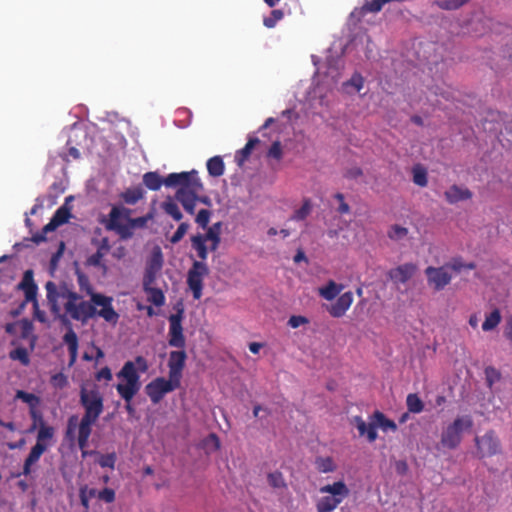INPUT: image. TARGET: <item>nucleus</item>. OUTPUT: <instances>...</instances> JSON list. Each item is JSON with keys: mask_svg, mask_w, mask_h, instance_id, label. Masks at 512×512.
Returning a JSON list of instances; mask_svg holds the SVG:
<instances>
[{"mask_svg": "<svg viewBox=\"0 0 512 512\" xmlns=\"http://www.w3.org/2000/svg\"><path fill=\"white\" fill-rule=\"evenodd\" d=\"M47 301L55 317L64 320L69 317L73 320L86 323L92 318L90 301H85L76 292L53 282L46 283Z\"/></svg>", "mask_w": 512, "mask_h": 512, "instance_id": "1", "label": "nucleus"}, {"mask_svg": "<svg viewBox=\"0 0 512 512\" xmlns=\"http://www.w3.org/2000/svg\"><path fill=\"white\" fill-rule=\"evenodd\" d=\"M164 185L177 187L176 200L181 202L188 213H194L198 195L203 190L197 171L171 173L164 179Z\"/></svg>", "mask_w": 512, "mask_h": 512, "instance_id": "2", "label": "nucleus"}, {"mask_svg": "<svg viewBox=\"0 0 512 512\" xmlns=\"http://www.w3.org/2000/svg\"><path fill=\"white\" fill-rule=\"evenodd\" d=\"M148 368L147 360L138 356L134 361H127L117 374L122 382L117 384L116 390L126 402H130L140 390V373L147 372Z\"/></svg>", "mask_w": 512, "mask_h": 512, "instance_id": "3", "label": "nucleus"}, {"mask_svg": "<svg viewBox=\"0 0 512 512\" xmlns=\"http://www.w3.org/2000/svg\"><path fill=\"white\" fill-rule=\"evenodd\" d=\"M343 289L344 285L333 280L318 288V294L327 301H332L338 296L336 301L327 307V311L333 317H342L354 301L352 292L348 291L341 294Z\"/></svg>", "mask_w": 512, "mask_h": 512, "instance_id": "4", "label": "nucleus"}, {"mask_svg": "<svg viewBox=\"0 0 512 512\" xmlns=\"http://www.w3.org/2000/svg\"><path fill=\"white\" fill-rule=\"evenodd\" d=\"M80 287L90 296V307L92 308V318L99 316L106 322L115 325L119 320V314L114 309L113 298L101 293L94 292L87 280L79 278Z\"/></svg>", "mask_w": 512, "mask_h": 512, "instance_id": "5", "label": "nucleus"}, {"mask_svg": "<svg viewBox=\"0 0 512 512\" xmlns=\"http://www.w3.org/2000/svg\"><path fill=\"white\" fill-rule=\"evenodd\" d=\"M322 495L317 499V512H332L348 497L350 490L343 481H337L320 487Z\"/></svg>", "mask_w": 512, "mask_h": 512, "instance_id": "6", "label": "nucleus"}, {"mask_svg": "<svg viewBox=\"0 0 512 512\" xmlns=\"http://www.w3.org/2000/svg\"><path fill=\"white\" fill-rule=\"evenodd\" d=\"M473 426L471 416L464 415L457 417L447 425L441 433L440 445L446 449H455L462 440V433L469 431Z\"/></svg>", "mask_w": 512, "mask_h": 512, "instance_id": "7", "label": "nucleus"}, {"mask_svg": "<svg viewBox=\"0 0 512 512\" xmlns=\"http://www.w3.org/2000/svg\"><path fill=\"white\" fill-rule=\"evenodd\" d=\"M97 418L83 416L80 420L78 416L73 415L68 419L66 436L71 440L77 439L80 449L88 445V440L92 432V427Z\"/></svg>", "mask_w": 512, "mask_h": 512, "instance_id": "8", "label": "nucleus"}, {"mask_svg": "<svg viewBox=\"0 0 512 512\" xmlns=\"http://www.w3.org/2000/svg\"><path fill=\"white\" fill-rule=\"evenodd\" d=\"M164 257L161 248L153 247L145 261L142 283H158L162 274Z\"/></svg>", "mask_w": 512, "mask_h": 512, "instance_id": "9", "label": "nucleus"}, {"mask_svg": "<svg viewBox=\"0 0 512 512\" xmlns=\"http://www.w3.org/2000/svg\"><path fill=\"white\" fill-rule=\"evenodd\" d=\"M81 404L85 408V416L99 418L103 411V398L95 386L82 387Z\"/></svg>", "mask_w": 512, "mask_h": 512, "instance_id": "10", "label": "nucleus"}, {"mask_svg": "<svg viewBox=\"0 0 512 512\" xmlns=\"http://www.w3.org/2000/svg\"><path fill=\"white\" fill-rule=\"evenodd\" d=\"M179 386L180 383L170 377H168V379L164 377H157L146 385L145 392L150 400L154 404H157L166 394L174 391Z\"/></svg>", "mask_w": 512, "mask_h": 512, "instance_id": "11", "label": "nucleus"}, {"mask_svg": "<svg viewBox=\"0 0 512 512\" xmlns=\"http://www.w3.org/2000/svg\"><path fill=\"white\" fill-rule=\"evenodd\" d=\"M207 265L202 261H195L188 271L187 284L193 293L194 299H200L202 296L203 281L208 275Z\"/></svg>", "mask_w": 512, "mask_h": 512, "instance_id": "12", "label": "nucleus"}, {"mask_svg": "<svg viewBox=\"0 0 512 512\" xmlns=\"http://www.w3.org/2000/svg\"><path fill=\"white\" fill-rule=\"evenodd\" d=\"M130 209L123 206H115L109 214L107 227L115 230L121 237L128 238V224L130 219Z\"/></svg>", "mask_w": 512, "mask_h": 512, "instance_id": "13", "label": "nucleus"}, {"mask_svg": "<svg viewBox=\"0 0 512 512\" xmlns=\"http://www.w3.org/2000/svg\"><path fill=\"white\" fill-rule=\"evenodd\" d=\"M425 275L429 287L436 291L443 290L452 280V273L448 271V267L429 266L425 269Z\"/></svg>", "mask_w": 512, "mask_h": 512, "instance_id": "14", "label": "nucleus"}, {"mask_svg": "<svg viewBox=\"0 0 512 512\" xmlns=\"http://www.w3.org/2000/svg\"><path fill=\"white\" fill-rule=\"evenodd\" d=\"M417 266L413 263H405L392 268L388 272L389 279L397 286L406 284L416 273Z\"/></svg>", "mask_w": 512, "mask_h": 512, "instance_id": "15", "label": "nucleus"}, {"mask_svg": "<svg viewBox=\"0 0 512 512\" xmlns=\"http://www.w3.org/2000/svg\"><path fill=\"white\" fill-rule=\"evenodd\" d=\"M475 441L478 448V452L483 457L491 456L497 453L499 450L498 438L492 431L485 433L482 437H477Z\"/></svg>", "mask_w": 512, "mask_h": 512, "instance_id": "16", "label": "nucleus"}, {"mask_svg": "<svg viewBox=\"0 0 512 512\" xmlns=\"http://www.w3.org/2000/svg\"><path fill=\"white\" fill-rule=\"evenodd\" d=\"M186 359V354L184 351H172L169 355L168 367H169V375L168 377L174 379L177 382H181L182 370L184 368Z\"/></svg>", "mask_w": 512, "mask_h": 512, "instance_id": "17", "label": "nucleus"}, {"mask_svg": "<svg viewBox=\"0 0 512 512\" xmlns=\"http://www.w3.org/2000/svg\"><path fill=\"white\" fill-rule=\"evenodd\" d=\"M170 322V345L174 347H182L184 344V337L182 333L181 315L173 314L169 317Z\"/></svg>", "mask_w": 512, "mask_h": 512, "instance_id": "18", "label": "nucleus"}, {"mask_svg": "<svg viewBox=\"0 0 512 512\" xmlns=\"http://www.w3.org/2000/svg\"><path fill=\"white\" fill-rule=\"evenodd\" d=\"M142 288L148 302L156 307L165 305L166 297L164 291L158 287V283H142Z\"/></svg>", "mask_w": 512, "mask_h": 512, "instance_id": "19", "label": "nucleus"}, {"mask_svg": "<svg viewBox=\"0 0 512 512\" xmlns=\"http://www.w3.org/2000/svg\"><path fill=\"white\" fill-rule=\"evenodd\" d=\"M352 423L357 428L360 436H366L369 442H374L377 439L373 416L368 424L359 416L354 417Z\"/></svg>", "mask_w": 512, "mask_h": 512, "instance_id": "20", "label": "nucleus"}, {"mask_svg": "<svg viewBox=\"0 0 512 512\" xmlns=\"http://www.w3.org/2000/svg\"><path fill=\"white\" fill-rule=\"evenodd\" d=\"M472 193L465 187L453 185L445 192V198L450 204L470 199Z\"/></svg>", "mask_w": 512, "mask_h": 512, "instance_id": "21", "label": "nucleus"}, {"mask_svg": "<svg viewBox=\"0 0 512 512\" xmlns=\"http://www.w3.org/2000/svg\"><path fill=\"white\" fill-rule=\"evenodd\" d=\"M70 211L66 206H61L57 209L54 216L50 220V222L45 225L43 228V232L47 233L50 231H54L58 226L66 223L70 218Z\"/></svg>", "mask_w": 512, "mask_h": 512, "instance_id": "22", "label": "nucleus"}, {"mask_svg": "<svg viewBox=\"0 0 512 512\" xmlns=\"http://www.w3.org/2000/svg\"><path fill=\"white\" fill-rule=\"evenodd\" d=\"M47 450V446L41 444H35L28 457L25 460L23 474L28 475L31 471L32 465H34L41 457V455Z\"/></svg>", "mask_w": 512, "mask_h": 512, "instance_id": "23", "label": "nucleus"}, {"mask_svg": "<svg viewBox=\"0 0 512 512\" xmlns=\"http://www.w3.org/2000/svg\"><path fill=\"white\" fill-rule=\"evenodd\" d=\"M64 343L67 345L70 354V364H74L78 355V337L76 333L70 328L63 337Z\"/></svg>", "mask_w": 512, "mask_h": 512, "instance_id": "24", "label": "nucleus"}, {"mask_svg": "<svg viewBox=\"0 0 512 512\" xmlns=\"http://www.w3.org/2000/svg\"><path fill=\"white\" fill-rule=\"evenodd\" d=\"M16 399H19L26 403L31 409V415L33 418L37 417L36 408L40 404V398L33 393L24 392L19 390L16 392Z\"/></svg>", "mask_w": 512, "mask_h": 512, "instance_id": "25", "label": "nucleus"}, {"mask_svg": "<svg viewBox=\"0 0 512 512\" xmlns=\"http://www.w3.org/2000/svg\"><path fill=\"white\" fill-rule=\"evenodd\" d=\"M364 86V79L363 77L355 73L350 80L343 83L342 90L347 94H354L363 89Z\"/></svg>", "mask_w": 512, "mask_h": 512, "instance_id": "26", "label": "nucleus"}, {"mask_svg": "<svg viewBox=\"0 0 512 512\" xmlns=\"http://www.w3.org/2000/svg\"><path fill=\"white\" fill-rule=\"evenodd\" d=\"M53 436L54 428L46 425L42 420H40L36 444H41L48 447V442L53 438Z\"/></svg>", "mask_w": 512, "mask_h": 512, "instance_id": "27", "label": "nucleus"}, {"mask_svg": "<svg viewBox=\"0 0 512 512\" xmlns=\"http://www.w3.org/2000/svg\"><path fill=\"white\" fill-rule=\"evenodd\" d=\"M373 419L376 429L380 428L384 432H394L397 429L395 422L387 419L381 412H375L373 414Z\"/></svg>", "mask_w": 512, "mask_h": 512, "instance_id": "28", "label": "nucleus"}, {"mask_svg": "<svg viewBox=\"0 0 512 512\" xmlns=\"http://www.w3.org/2000/svg\"><path fill=\"white\" fill-rule=\"evenodd\" d=\"M501 319V313L498 309H494L491 312L487 313L485 316V320L482 324L483 331L489 332L494 330L501 322Z\"/></svg>", "mask_w": 512, "mask_h": 512, "instance_id": "29", "label": "nucleus"}, {"mask_svg": "<svg viewBox=\"0 0 512 512\" xmlns=\"http://www.w3.org/2000/svg\"><path fill=\"white\" fill-rule=\"evenodd\" d=\"M161 207L163 211L170 215L174 220L180 221L183 217L182 212L178 206V204L172 198H167L162 204Z\"/></svg>", "mask_w": 512, "mask_h": 512, "instance_id": "30", "label": "nucleus"}, {"mask_svg": "<svg viewBox=\"0 0 512 512\" xmlns=\"http://www.w3.org/2000/svg\"><path fill=\"white\" fill-rule=\"evenodd\" d=\"M224 162L220 156H214L207 162L208 173L213 177H219L224 174Z\"/></svg>", "mask_w": 512, "mask_h": 512, "instance_id": "31", "label": "nucleus"}, {"mask_svg": "<svg viewBox=\"0 0 512 512\" xmlns=\"http://www.w3.org/2000/svg\"><path fill=\"white\" fill-rule=\"evenodd\" d=\"M143 183L148 189L156 191L164 184V180L156 172H147L143 176Z\"/></svg>", "mask_w": 512, "mask_h": 512, "instance_id": "32", "label": "nucleus"}, {"mask_svg": "<svg viewBox=\"0 0 512 512\" xmlns=\"http://www.w3.org/2000/svg\"><path fill=\"white\" fill-rule=\"evenodd\" d=\"M200 445L206 454H211L220 448V440L215 434H209L201 441Z\"/></svg>", "mask_w": 512, "mask_h": 512, "instance_id": "33", "label": "nucleus"}, {"mask_svg": "<svg viewBox=\"0 0 512 512\" xmlns=\"http://www.w3.org/2000/svg\"><path fill=\"white\" fill-rule=\"evenodd\" d=\"M387 235L391 240L399 242L408 238L409 230L404 226L394 224L389 228Z\"/></svg>", "mask_w": 512, "mask_h": 512, "instance_id": "34", "label": "nucleus"}, {"mask_svg": "<svg viewBox=\"0 0 512 512\" xmlns=\"http://www.w3.org/2000/svg\"><path fill=\"white\" fill-rule=\"evenodd\" d=\"M192 246L197 251L199 258L205 260L208 256V249L205 242V237L196 235L192 238Z\"/></svg>", "mask_w": 512, "mask_h": 512, "instance_id": "35", "label": "nucleus"}, {"mask_svg": "<svg viewBox=\"0 0 512 512\" xmlns=\"http://www.w3.org/2000/svg\"><path fill=\"white\" fill-rule=\"evenodd\" d=\"M18 329L20 330L21 337L30 339L33 345L36 337L33 335V325L29 320L23 319L17 322Z\"/></svg>", "mask_w": 512, "mask_h": 512, "instance_id": "36", "label": "nucleus"}, {"mask_svg": "<svg viewBox=\"0 0 512 512\" xmlns=\"http://www.w3.org/2000/svg\"><path fill=\"white\" fill-rule=\"evenodd\" d=\"M448 267V271L452 273H458L463 269H473L474 265L472 263H464L461 259L455 258L445 264Z\"/></svg>", "mask_w": 512, "mask_h": 512, "instance_id": "37", "label": "nucleus"}, {"mask_svg": "<svg viewBox=\"0 0 512 512\" xmlns=\"http://www.w3.org/2000/svg\"><path fill=\"white\" fill-rule=\"evenodd\" d=\"M31 272H25L24 280L21 283L22 288L26 291V298L28 301H34L36 295V287L35 285L30 283L31 280Z\"/></svg>", "mask_w": 512, "mask_h": 512, "instance_id": "38", "label": "nucleus"}, {"mask_svg": "<svg viewBox=\"0 0 512 512\" xmlns=\"http://www.w3.org/2000/svg\"><path fill=\"white\" fill-rule=\"evenodd\" d=\"M413 173V182L420 186L425 187L428 183L427 181V171L422 166H415L412 170Z\"/></svg>", "mask_w": 512, "mask_h": 512, "instance_id": "39", "label": "nucleus"}, {"mask_svg": "<svg viewBox=\"0 0 512 512\" xmlns=\"http://www.w3.org/2000/svg\"><path fill=\"white\" fill-rule=\"evenodd\" d=\"M408 410L412 413H420L423 408V402L417 394H409L406 399Z\"/></svg>", "mask_w": 512, "mask_h": 512, "instance_id": "40", "label": "nucleus"}, {"mask_svg": "<svg viewBox=\"0 0 512 512\" xmlns=\"http://www.w3.org/2000/svg\"><path fill=\"white\" fill-rule=\"evenodd\" d=\"M143 197V191L141 188L127 189L123 194V200L128 204H135L138 200Z\"/></svg>", "mask_w": 512, "mask_h": 512, "instance_id": "41", "label": "nucleus"}, {"mask_svg": "<svg viewBox=\"0 0 512 512\" xmlns=\"http://www.w3.org/2000/svg\"><path fill=\"white\" fill-rule=\"evenodd\" d=\"M219 223L215 224L213 227H210L205 235V242H211V250H215L219 244L220 238L217 228L219 227Z\"/></svg>", "mask_w": 512, "mask_h": 512, "instance_id": "42", "label": "nucleus"}, {"mask_svg": "<svg viewBox=\"0 0 512 512\" xmlns=\"http://www.w3.org/2000/svg\"><path fill=\"white\" fill-rule=\"evenodd\" d=\"M9 356L12 360L19 361L25 366H27L30 363V358L25 348H16L9 353Z\"/></svg>", "mask_w": 512, "mask_h": 512, "instance_id": "43", "label": "nucleus"}, {"mask_svg": "<svg viewBox=\"0 0 512 512\" xmlns=\"http://www.w3.org/2000/svg\"><path fill=\"white\" fill-rule=\"evenodd\" d=\"M316 467L323 473L332 472L336 469V465L330 457L318 458L316 460Z\"/></svg>", "mask_w": 512, "mask_h": 512, "instance_id": "44", "label": "nucleus"}, {"mask_svg": "<svg viewBox=\"0 0 512 512\" xmlns=\"http://www.w3.org/2000/svg\"><path fill=\"white\" fill-rule=\"evenodd\" d=\"M468 0H442L437 4L440 8L445 10H455L463 6Z\"/></svg>", "mask_w": 512, "mask_h": 512, "instance_id": "45", "label": "nucleus"}, {"mask_svg": "<svg viewBox=\"0 0 512 512\" xmlns=\"http://www.w3.org/2000/svg\"><path fill=\"white\" fill-rule=\"evenodd\" d=\"M147 222H148V217H138V218L130 217L129 224H128L129 237L132 236L133 231L135 229L144 227L147 224Z\"/></svg>", "mask_w": 512, "mask_h": 512, "instance_id": "46", "label": "nucleus"}, {"mask_svg": "<svg viewBox=\"0 0 512 512\" xmlns=\"http://www.w3.org/2000/svg\"><path fill=\"white\" fill-rule=\"evenodd\" d=\"M283 18V12L281 10H273L269 17L264 18V25L268 28H273L278 21Z\"/></svg>", "mask_w": 512, "mask_h": 512, "instance_id": "47", "label": "nucleus"}, {"mask_svg": "<svg viewBox=\"0 0 512 512\" xmlns=\"http://www.w3.org/2000/svg\"><path fill=\"white\" fill-rule=\"evenodd\" d=\"M68 384V379L63 373H56L51 377V385L54 388L62 389Z\"/></svg>", "mask_w": 512, "mask_h": 512, "instance_id": "48", "label": "nucleus"}, {"mask_svg": "<svg viewBox=\"0 0 512 512\" xmlns=\"http://www.w3.org/2000/svg\"><path fill=\"white\" fill-rule=\"evenodd\" d=\"M485 377L488 385L492 386L494 383L500 380L501 375L497 369L493 367H487L485 369Z\"/></svg>", "mask_w": 512, "mask_h": 512, "instance_id": "49", "label": "nucleus"}, {"mask_svg": "<svg viewBox=\"0 0 512 512\" xmlns=\"http://www.w3.org/2000/svg\"><path fill=\"white\" fill-rule=\"evenodd\" d=\"M116 462V455L114 453L100 455L98 463L101 467H108L113 469Z\"/></svg>", "mask_w": 512, "mask_h": 512, "instance_id": "50", "label": "nucleus"}, {"mask_svg": "<svg viewBox=\"0 0 512 512\" xmlns=\"http://www.w3.org/2000/svg\"><path fill=\"white\" fill-rule=\"evenodd\" d=\"M282 155H283V152H282L281 143L278 141L274 142L268 151V156L277 161H280L282 158Z\"/></svg>", "mask_w": 512, "mask_h": 512, "instance_id": "51", "label": "nucleus"}, {"mask_svg": "<svg viewBox=\"0 0 512 512\" xmlns=\"http://www.w3.org/2000/svg\"><path fill=\"white\" fill-rule=\"evenodd\" d=\"M188 229H189V225L187 223H181L179 225V227L177 228L176 232L171 237L170 241L174 244L178 243L184 237V235L187 233Z\"/></svg>", "mask_w": 512, "mask_h": 512, "instance_id": "52", "label": "nucleus"}, {"mask_svg": "<svg viewBox=\"0 0 512 512\" xmlns=\"http://www.w3.org/2000/svg\"><path fill=\"white\" fill-rule=\"evenodd\" d=\"M335 201L337 202V211L341 214H347L350 211L349 205L345 202L344 196L340 193L334 196Z\"/></svg>", "mask_w": 512, "mask_h": 512, "instance_id": "53", "label": "nucleus"}, {"mask_svg": "<svg viewBox=\"0 0 512 512\" xmlns=\"http://www.w3.org/2000/svg\"><path fill=\"white\" fill-rule=\"evenodd\" d=\"M308 323H309V320L305 316H301V315H293L288 320V325L294 329L298 328L302 325H306Z\"/></svg>", "mask_w": 512, "mask_h": 512, "instance_id": "54", "label": "nucleus"}, {"mask_svg": "<svg viewBox=\"0 0 512 512\" xmlns=\"http://www.w3.org/2000/svg\"><path fill=\"white\" fill-rule=\"evenodd\" d=\"M268 482L271 486L276 487V488L283 487L285 484L283 476L281 475V473H278V472L269 474Z\"/></svg>", "mask_w": 512, "mask_h": 512, "instance_id": "55", "label": "nucleus"}, {"mask_svg": "<svg viewBox=\"0 0 512 512\" xmlns=\"http://www.w3.org/2000/svg\"><path fill=\"white\" fill-rule=\"evenodd\" d=\"M211 213L206 210L202 209L198 212L196 216V222L202 227L205 228L207 224L209 223Z\"/></svg>", "mask_w": 512, "mask_h": 512, "instance_id": "56", "label": "nucleus"}, {"mask_svg": "<svg viewBox=\"0 0 512 512\" xmlns=\"http://www.w3.org/2000/svg\"><path fill=\"white\" fill-rule=\"evenodd\" d=\"M311 212V204L306 201L300 209H298L293 218L296 220H303Z\"/></svg>", "mask_w": 512, "mask_h": 512, "instance_id": "57", "label": "nucleus"}, {"mask_svg": "<svg viewBox=\"0 0 512 512\" xmlns=\"http://www.w3.org/2000/svg\"><path fill=\"white\" fill-rule=\"evenodd\" d=\"M98 498L107 503H111L115 499V492L110 488H105L102 491L98 492Z\"/></svg>", "mask_w": 512, "mask_h": 512, "instance_id": "58", "label": "nucleus"}, {"mask_svg": "<svg viewBox=\"0 0 512 512\" xmlns=\"http://www.w3.org/2000/svg\"><path fill=\"white\" fill-rule=\"evenodd\" d=\"M256 143H258V139H250L248 141V143L245 145V147L240 151V154L242 156L241 161H243L250 155V153Z\"/></svg>", "mask_w": 512, "mask_h": 512, "instance_id": "59", "label": "nucleus"}, {"mask_svg": "<svg viewBox=\"0 0 512 512\" xmlns=\"http://www.w3.org/2000/svg\"><path fill=\"white\" fill-rule=\"evenodd\" d=\"M34 317L36 320H38L41 323L47 324L48 318L44 311L40 310L38 307L37 302H34Z\"/></svg>", "mask_w": 512, "mask_h": 512, "instance_id": "60", "label": "nucleus"}, {"mask_svg": "<svg viewBox=\"0 0 512 512\" xmlns=\"http://www.w3.org/2000/svg\"><path fill=\"white\" fill-rule=\"evenodd\" d=\"M97 380H106L110 381L112 379V373L111 370L108 367L102 368L96 375Z\"/></svg>", "mask_w": 512, "mask_h": 512, "instance_id": "61", "label": "nucleus"}, {"mask_svg": "<svg viewBox=\"0 0 512 512\" xmlns=\"http://www.w3.org/2000/svg\"><path fill=\"white\" fill-rule=\"evenodd\" d=\"M103 257V254L98 251L96 254L89 257L88 262L91 265L99 266L101 264V259Z\"/></svg>", "mask_w": 512, "mask_h": 512, "instance_id": "62", "label": "nucleus"}, {"mask_svg": "<svg viewBox=\"0 0 512 512\" xmlns=\"http://www.w3.org/2000/svg\"><path fill=\"white\" fill-rule=\"evenodd\" d=\"M262 347H263V344L259 343V342H252L249 344V350L253 354H258Z\"/></svg>", "mask_w": 512, "mask_h": 512, "instance_id": "63", "label": "nucleus"}, {"mask_svg": "<svg viewBox=\"0 0 512 512\" xmlns=\"http://www.w3.org/2000/svg\"><path fill=\"white\" fill-rule=\"evenodd\" d=\"M505 335L507 338L512 340V316L507 320V326L505 329Z\"/></svg>", "mask_w": 512, "mask_h": 512, "instance_id": "64", "label": "nucleus"}]
</instances>
